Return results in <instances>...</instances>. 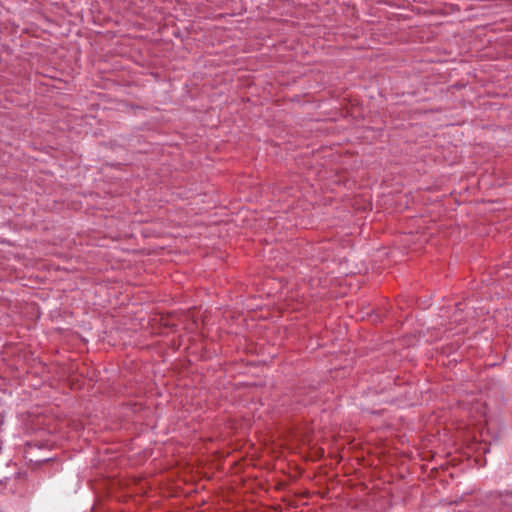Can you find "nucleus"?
Returning <instances> with one entry per match:
<instances>
[{"mask_svg":"<svg viewBox=\"0 0 512 512\" xmlns=\"http://www.w3.org/2000/svg\"><path fill=\"white\" fill-rule=\"evenodd\" d=\"M491 498L495 504L503 506L504 512L512 511V491L495 492Z\"/></svg>","mask_w":512,"mask_h":512,"instance_id":"nucleus-1","label":"nucleus"},{"mask_svg":"<svg viewBox=\"0 0 512 512\" xmlns=\"http://www.w3.org/2000/svg\"><path fill=\"white\" fill-rule=\"evenodd\" d=\"M14 480L19 485V489L14 491L15 493H19L21 497H27L33 494L34 489H29V483L26 473H17Z\"/></svg>","mask_w":512,"mask_h":512,"instance_id":"nucleus-2","label":"nucleus"}]
</instances>
